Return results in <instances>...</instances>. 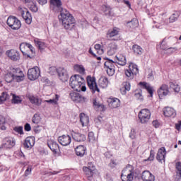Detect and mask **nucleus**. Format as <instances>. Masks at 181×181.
<instances>
[{
	"label": "nucleus",
	"instance_id": "f257e3e1",
	"mask_svg": "<svg viewBox=\"0 0 181 181\" xmlns=\"http://www.w3.org/2000/svg\"><path fill=\"white\" fill-rule=\"evenodd\" d=\"M50 9L54 12H61V18L62 25L66 30H71L74 28V18L66 9L62 8V0H49Z\"/></svg>",
	"mask_w": 181,
	"mask_h": 181
},
{
	"label": "nucleus",
	"instance_id": "f03ea898",
	"mask_svg": "<svg viewBox=\"0 0 181 181\" xmlns=\"http://www.w3.org/2000/svg\"><path fill=\"white\" fill-rule=\"evenodd\" d=\"M85 83L86 81L84 80V78L80 75L72 76L69 80V85L71 88L75 90V91L78 92L86 91V90H87V88L84 86Z\"/></svg>",
	"mask_w": 181,
	"mask_h": 181
},
{
	"label": "nucleus",
	"instance_id": "7ed1b4c3",
	"mask_svg": "<svg viewBox=\"0 0 181 181\" xmlns=\"http://www.w3.org/2000/svg\"><path fill=\"white\" fill-rule=\"evenodd\" d=\"M134 167L131 165H128L122 171L121 179L122 181H132L134 180Z\"/></svg>",
	"mask_w": 181,
	"mask_h": 181
},
{
	"label": "nucleus",
	"instance_id": "20e7f679",
	"mask_svg": "<svg viewBox=\"0 0 181 181\" xmlns=\"http://www.w3.org/2000/svg\"><path fill=\"white\" fill-rule=\"evenodd\" d=\"M6 22L8 26L13 29V30H18L21 29V26H22V23H21V21H19V19L15 16H9Z\"/></svg>",
	"mask_w": 181,
	"mask_h": 181
},
{
	"label": "nucleus",
	"instance_id": "39448f33",
	"mask_svg": "<svg viewBox=\"0 0 181 181\" xmlns=\"http://www.w3.org/2000/svg\"><path fill=\"white\" fill-rule=\"evenodd\" d=\"M139 119L141 124H148L151 119V111L148 109H143L139 112Z\"/></svg>",
	"mask_w": 181,
	"mask_h": 181
},
{
	"label": "nucleus",
	"instance_id": "423d86ee",
	"mask_svg": "<svg viewBox=\"0 0 181 181\" xmlns=\"http://www.w3.org/2000/svg\"><path fill=\"white\" fill-rule=\"evenodd\" d=\"M40 76V69L37 66L29 69L28 71V78L31 81L37 80Z\"/></svg>",
	"mask_w": 181,
	"mask_h": 181
},
{
	"label": "nucleus",
	"instance_id": "0eeeda50",
	"mask_svg": "<svg viewBox=\"0 0 181 181\" xmlns=\"http://www.w3.org/2000/svg\"><path fill=\"white\" fill-rule=\"evenodd\" d=\"M139 73V70L138 69V66L136 64H130L129 66V69L125 71V75L130 80L134 78V76H136Z\"/></svg>",
	"mask_w": 181,
	"mask_h": 181
},
{
	"label": "nucleus",
	"instance_id": "6e6552de",
	"mask_svg": "<svg viewBox=\"0 0 181 181\" xmlns=\"http://www.w3.org/2000/svg\"><path fill=\"white\" fill-rule=\"evenodd\" d=\"M87 83L90 90L92 91L93 93H95V91H97L98 93H100V88H98L97 82H95V77L88 76Z\"/></svg>",
	"mask_w": 181,
	"mask_h": 181
},
{
	"label": "nucleus",
	"instance_id": "1a4fd4ad",
	"mask_svg": "<svg viewBox=\"0 0 181 181\" xmlns=\"http://www.w3.org/2000/svg\"><path fill=\"white\" fill-rule=\"evenodd\" d=\"M105 67L107 68L108 76H114V73H115V62L114 61L107 59L105 62Z\"/></svg>",
	"mask_w": 181,
	"mask_h": 181
},
{
	"label": "nucleus",
	"instance_id": "9d476101",
	"mask_svg": "<svg viewBox=\"0 0 181 181\" xmlns=\"http://www.w3.org/2000/svg\"><path fill=\"white\" fill-rule=\"evenodd\" d=\"M16 141L12 137H6L3 140V144L1 145L2 148H13L16 145Z\"/></svg>",
	"mask_w": 181,
	"mask_h": 181
},
{
	"label": "nucleus",
	"instance_id": "9b49d317",
	"mask_svg": "<svg viewBox=\"0 0 181 181\" xmlns=\"http://www.w3.org/2000/svg\"><path fill=\"white\" fill-rule=\"evenodd\" d=\"M158 97L163 99V97H166L169 94V86L166 84H163L157 91Z\"/></svg>",
	"mask_w": 181,
	"mask_h": 181
},
{
	"label": "nucleus",
	"instance_id": "f8f14e48",
	"mask_svg": "<svg viewBox=\"0 0 181 181\" xmlns=\"http://www.w3.org/2000/svg\"><path fill=\"white\" fill-rule=\"evenodd\" d=\"M6 54L11 60H13V62H18L21 59V54H19V52L15 50V49H11L7 51Z\"/></svg>",
	"mask_w": 181,
	"mask_h": 181
},
{
	"label": "nucleus",
	"instance_id": "ddd939ff",
	"mask_svg": "<svg viewBox=\"0 0 181 181\" xmlns=\"http://www.w3.org/2000/svg\"><path fill=\"white\" fill-rule=\"evenodd\" d=\"M57 74L61 81L66 83L69 80V74H67V71L64 68H59L57 69Z\"/></svg>",
	"mask_w": 181,
	"mask_h": 181
},
{
	"label": "nucleus",
	"instance_id": "4468645a",
	"mask_svg": "<svg viewBox=\"0 0 181 181\" xmlns=\"http://www.w3.org/2000/svg\"><path fill=\"white\" fill-rule=\"evenodd\" d=\"M58 142L63 146H67L71 142V137L69 135H62L58 137Z\"/></svg>",
	"mask_w": 181,
	"mask_h": 181
},
{
	"label": "nucleus",
	"instance_id": "2eb2a0df",
	"mask_svg": "<svg viewBox=\"0 0 181 181\" xmlns=\"http://www.w3.org/2000/svg\"><path fill=\"white\" fill-rule=\"evenodd\" d=\"M95 169V167H94V165H93V164L91 163H88V167H83V170L85 173V175H86V176L88 178V180H90V177H93V175H94V170Z\"/></svg>",
	"mask_w": 181,
	"mask_h": 181
},
{
	"label": "nucleus",
	"instance_id": "dca6fc26",
	"mask_svg": "<svg viewBox=\"0 0 181 181\" xmlns=\"http://www.w3.org/2000/svg\"><path fill=\"white\" fill-rule=\"evenodd\" d=\"M25 149H32L35 146V138L33 136H28L25 139L23 143Z\"/></svg>",
	"mask_w": 181,
	"mask_h": 181
},
{
	"label": "nucleus",
	"instance_id": "f3484780",
	"mask_svg": "<svg viewBox=\"0 0 181 181\" xmlns=\"http://www.w3.org/2000/svg\"><path fill=\"white\" fill-rule=\"evenodd\" d=\"M141 179L144 181H155V175H153L151 172L145 170L142 173Z\"/></svg>",
	"mask_w": 181,
	"mask_h": 181
},
{
	"label": "nucleus",
	"instance_id": "a211bd4d",
	"mask_svg": "<svg viewBox=\"0 0 181 181\" xmlns=\"http://www.w3.org/2000/svg\"><path fill=\"white\" fill-rule=\"evenodd\" d=\"M47 146L52 152H54V153H57V151H59L60 149L59 144H57V143L53 140H48Z\"/></svg>",
	"mask_w": 181,
	"mask_h": 181
},
{
	"label": "nucleus",
	"instance_id": "6ab92c4d",
	"mask_svg": "<svg viewBox=\"0 0 181 181\" xmlns=\"http://www.w3.org/2000/svg\"><path fill=\"white\" fill-rule=\"evenodd\" d=\"M165 156H166V149L162 147L158 151L156 159L158 162H162V160L165 162Z\"/></svg>",
	"mask_w": 181,
	"mask_h": 181
},
{
	"label": "nucleus",
	"instance_id": "aec40b11",
	"mask_svg": "<svg viewBox=\"0 0 181 181\" xmlns=\"http://www.w3.org/2000/svg\"><path fill=\"white\" fill-rule=\"evenodd\" d=\"M163 114L165 117H175L176 116V111H175V109L170 107H165L163 109Z\"/></svg>",
	"mask_w": 181,
	"mask_h": 181
},
{
	"label": "nucleus",
	"instance_id": "412c9836",
	"mask_svg": "<svg viewBox=\"0 0 181 181\" xmlns=\"http://www.w3.org/2000/svg\"><path fill=\"white\" fill-rule=\"evenodd\" d=\"M80 121L82 127H87L90 123V118L87 115L84 113H81L79 115Z\"/></svg>",
	"mask_w": 181,
	"mask_h": 181
},
{
	"label": "nucleus",
	"instance_id": "4be33fe9",
	"mask_svg": "<svg viewBox=\"0 0 181 181\" xmlns=\"http://www.w3.org/2000/svg\"><path fill=\"white\" fill-rule=\"evenodd\" d=\"M118 49V45L115 42H112L109 45V48L107 50V54L108 56H114L115 53L117 52V50Z\"/></svg>",
	"mask_w": 181,
	"mask_h": 181
},
{
	"label": "nucleus",
	"instance_id": "5701e85b",
	"mask_svg": "<svg viewBox=\"0 0 181 181\" xmlns=\"http://www.w3.org/2000/svg\"><path fill=\"white\" fill-rule=\"evenodd\" d=\"M72 138L76 142H84L86 141V136L80 133L73 132Z\"/></svg>",
	"mask_w": 181,
	"mask_h": 181
},
{
	"label": "nucleus",
	"instance_id": "b1692460",
	"mask_svg": "<svg viewBox=\"0 0 181 181\" xmlns=\"http://www.w3.org/2000/svg\"><path fill=\"white\" fill-rule=\"evenodd\" d=\"M121 104L119 99L117 98H110L109 100V107L110 108H118Z\"/></svg>",
	"mask_w": 181,
	"mask_h": 181
},
{
	"label": "nucleus",
	"instance_id": "393cba45",
	"mask_svg": "<svg viewBox=\"0 0 181 181\" xmlns=\"http://www.w3.org/2000/svg\"><path fill=\"white\" fill-rule=\"evenodd\" d=\"M86 148L83 145L78 146L75 148L76 154L77 155V156H80L81 158H83V156L86 155Z\"/></svg>",
	"mask_w": 181,
	"mask_h": 181
},
{
	"label": "nucleus",
	"instance_id": "a878e982",
	"mask_svg": "<svg viewBox=\"0 0 181 181\" xmlns=\"http://www.w3.org/2000/svg\"><path fill=\"white\" fill-rule=\"evenodd\" d=\"M69 95L72 101H74L75 103H81V101H83V96L78 93L71 92Z\"/></svg>",
	"mask_w": 181,
	"mask_h": 181
},
{
	"label": "nucleus",
	"instance_id": "bb28decb",
	"mask_svg": "<svg viewBox=\"0 0 181 181\" xmlns=\"http://www.w3.org/2000/svg\"><path fill=\"white\" fill-rule=\"evenodd\" d=\"M21 15L22 18L25 21L28 25H30L32 23V16L29 11H23Z\"/></svg>",
	"mask_w": 181,
	"mask_h": 181
},
{
	"label": "nucleus",
	"instance_id": "cd10ccee",
	"mask_svg": "<svg viewBox=\"0 0 181 181\" xmlns=\"http://www.w3.org/2000/svg\"><path fill=\"white\" fill-rule=\"evenodd\" d=\"M176 175L175 181L181 180V162H177L175 164Z\"/></svg>",
	"mask_w": 181,
	"mask_h": 181
},
{
	"label": "nucleus",
	"instance_id": "c85d7f7f",
	"mask_svg": "<svg viewBox=\"0 0 181 181\" xmlns=\"http://www.w3.org/2000/svg\"><path fill=\"white\" fill-rule=\"evenodd\" d=\"M131 90V83L129 82H123L122 87L120 88V92L123 95L127 94V91Z\"/></svg>",
	"mask_w": 181,
	"mask_h": 181
},
{
	"label": "nucleus",
	"instance_id": "c756f323",
	"mask_svg": "<svg viewBox=\"0 0 181 181\" xmlns=\"http://www.w3.org/2000/svg\"><path fill=\"white\" fill-rule=\"evenodd\" d=\"M119 35V28L115 27L107 31V35L108 37H114L115 36H118Z\"/></svg>",
	"mask_w": 181,
	"mask_h": 181
},
{
	"label": "nucleus",
	"instance_id": "7c9ffc66",
	"mask_svg": "<svg viewBox=\"0 0 181 181\" xmlns=\"http://www.w3.org/2000/svg\"><path fill=\"white\" fill-rule=\"evenodd\" d=\"M30 46V44L23 42L20 45V50L23 53V56H25L28 54L26 51L29 50V47Z\"/></svg>",
	"mask_w": 181,
	"mask_h": 181
},
{
	"label": "nucleus",
	"instance_id": "2f4dec72",
	"mask_svg": "<svg viewBox=\"0 0 181 181\" xmlns=\"http://www.w3.org/2000/svg\"><path fill=\"white\" fill-rule=\"evenodd\" d=\"M93 107H95V108H98V110H100V111H105V106L97 100V98L93 99Z\"/></svg>",
	"mask_w": 181,
	"mask_h": 181
},
{
	"label": "nucleus",
	"instance_id": "473e14b6",
	"mask_svg": "<svg viewBox=\"0 0 181 181\" xmlns=\"http://www.w3.org/2000/svg\"><path fill=\"white\" fill-rule=\"evenodd\" d=\"M139 85L143 87V88H145L147 90L148 93L150 94L151 97L153 95V90H152V87L148 84V83L146 82H140Z\"/></svg>",
	"mask_w": 181,
	"mask_h": 181
},
{
	"label": "nucleus",
	"instance_id": "72a5a7b5",
	"mask_svg": "<svg viewBox=\"0 0 181 181\" xmlns=\"http://www.w3.org/2000/svg\"><path fill=\"white\" fill-rule=\"evenodd\" d=\"M116 58L117 59V64H119V66H125L127 64V59L124 56L119 55Z\"/></svg>",
	"mask_w": 181,
	"mask_h": 181
},
{
	"label": "nucleus",
	"instance_id": "f704fd0d",
	"mask_svg": "<svg viewBox=\"0 0 181 181\" xmlns=\"http://www.w3.org/2000/svg\"><path fill=\"white\" fill-rule=\"evenodd\" d=\"M35 43V46H37L39 49V50H44V49H46V44L39 40H34Z\"/></svg>",
	"mask_w": 181,
	"mask_h": 181
},
{
	"label": "nucleus",
	"instance_id": "c9c22d12",
	"mask_svg": "<svg viewBox=\"0 0 181 181\" xmlns=\"http://www.w3.org/2000/svg\"><path fill=\"white\" fill-rule=\"evenodd\" d=\"M127 27L132 28V29L138 28V19L133 18L131 21L127 22Z\"/></svg>",
	"mask_w": 181,
	"mask_h": 181
},
{
	"label": "nucleus",
	"instance_id": "e433bc0d",
	"mask_svg": "<svg viewBox=\"0 0 181 181\" xmlns=\"http://www.w3.org/2000/svg\"><path fill=\"white\" fill-rule=\"evenodd\" d=\"M132 49L134 53L136 54L137 56L142 54L143 49L142 47H141V46L134 45H133Z\"/></svg>",
	"mask_w": 181,
	"mask_h": 181
},
{
	"label": "nucleus",
	"instance_id": "4c0bfd02",
	"mask_svg": "<svg viewBox=\"0 0 181 181\" xmlns=\"http://www.w3.org/2000/svg\"><path fill=\"white\" fill-rule=\"evenodd\" d=\"M25 4H28V8H30V10L32 11V12H36L37 11V6L36 4H34L32 0L30 1H24Z\"/></svg>",
	"mask_w": 181,
	"mask_h": 181
},
{
	"label": "nucleus",
	"instance_id": "58836bf2",
	"mask_svg": "<svg viewBox=\"0 0 181 181\" xmlns=\"http://www.w3.org/2000/svg\"><path fill=\"white\" fill-rule=\"evenodd\" d=\"M29 100L32 104H35V105H40V104H42V100L34 96H30Z\"/></svg>",
	"mask_w": 181,
	"mask_h": 181
},
{
	"label": "nucleus",
	"instance_id": "ea45409f",
	"mask_svg": "<svg viewBox=\"0 0 181 181\" xmlns=\"http://www.w3.org/2000/svg\"><path fill=\"white\" fill-rule=\"evenodd\" d=\"M74 70L76 71H78V73H80V74H84L86 73V69H84V66L83 65H75L74 66Z\"/></svg>",
	"mask_w": 181,
	"mask_h": 181
},
{
	"label": "nucleus",
	"instance_id": "a19ab883",
	"mask_svg": "<svg viewBox=\"0 0 181 181\" xmlns=\"http://www.w3.org/2000/svg\"><path fill=\"white\" fill-rule=\"evenodd\" d=\"M102 11L104 12L105 15L107 16H111V8L108 6L103 5L102 6Z\"/></svg>",
	"mask_w": 181,
	"mask_h": 181
},
{
	"label": "nucleus",
	"instance_id": "79ce46f5",
	"mask_svg": "<svg viewBox=\"0 0 181 181\" xmlns=\"http://www.w3.org/2000/svg\"><path fill=\"white\" fill-rule=\"evenodd\" d=\"M134 95L137 100L140 101H144V96L142 95V90L139 89L135 90Z\"/></svg>",
	"mask_w": 181,
	"mask_h": 181
},
{
	"label": "nucleus",
	"instance_id": "37998d69",
	"mask_svg": "<svg viewBox=\"0 0 181 181\" xmlns=\"http://www.w3.org/2000/svg\"><path fill=\"white\" fill-rule=\"evenodd\" d=\"M28 50H30L32 54L30 55L29 54H27L25 57L28 59H35V47H33V46H32V45H30Z\"/></svg>",
	"mask_w": 181,
	"mask_h": 181
},
{
	"label": "nucleus",
	"instance_id": "c03bdc74",
	"mask_svg": "<svg viewBox=\"0 0 181 181\" xmlns=\"http://www.w3.org/2000/svg\"><path fill=\"white\" fill-rule=\"evenodd\" d=\"M10 73L12 74L13 77H15L16 76H18L21 74V73L23 72L19 68H12Z\"/></svg>",
	"mask_w": 181,
	"mask_h": 181
},
{
	"label": "nucleus",
	"instance_id": "a18cd8bd",
	"mask_svg": "<svg viewBox=\"0 0 181 181\" xmlns=\"http://www.w3.org/2000/svg\"><path fill=\"white\" fill-rule=\"evenodd\" d=\"M59 98H60V96L59 95H55L54 99L45 100V102L48 103V104H52L53 105H57V101H59Z\"/></svg>",
	"mask_w": 181,
	"mask_h": 181
},
{
	"label": "nucleus",
	"instance_id": "49530a36",
	"mask_svg": "<svg viewBox=\"0 0 181 181\" xmlns=\"http://www.w3.org/2000/svg\"><path fill=\"white\" fill-rule=\"evenodd\" d=\"M99 86L102 88H105L107 86H108V79L107 78H104L103 80H100Z\"/></svg>",
	"mask_w": 181,
	"mask_h": 181
},
{
	"label": "nucleus",
	"instance_id": "de8ad7c7",
	"mask_svg": "<svg viewBox=\"0 0 181 181\" xmlns=\"http://www.w3.org/2000/svg\"><path fill=\"white\" fill-rule=\"evenodd\" d=\"M13 80L16 81L17 83H20V81H23V80H25V75L23 74V72L14 76Z\"/></svg>",
	"mask_w": 181,
	"mask_h": 181
},
{
	"label": "nucleus",
	"instance_id": "09e8293b",
	"mask_svg": "<svg viewBox=\"0 0 181 181\" xmlns=\"http://www.w3.org/2000/svg\"><path fill=\"white\" fill-rule=\"evenodd\" d=\"M6 100H9V95H8L6 92H3L0 95V103H4V101H6Z\"/></svg>",
	"mask_w": 181,
	"mask_h": 181
},
{
	"label": "nucleus",
	"instance_id": "8fccbe9b",
	"mask_svg": "<svg viewBox=\"0 0 181 181\" xmlns=\"http://www.w3.org/2000/svg\"><path fill=\"white\" fill-rule=\"evenodd\" d=\"M170 88H173L175 93H179V91H180L179 85L175 84L173 82H170Z\"/></svg>",
	"mask_w": 181,
	"mask_h": 181
},
{
	"label": "nucleus",
	"instance_id": "3c124183",
	"mask_svg": "<svg viewBox=\"0 0 181 181\" xmlns=\"http://www.w3.org/2000/svg\"><path fill=\"white\" fill-rule=\"evenodd\" d=\"M13 78L14 76L12 75V74L8 73L6 76H5V80L6 81V83H12V81H13Z\"/></svg>",
	"mask_w": 181,
	"mask_h": 181
},
{
	"label": "nucleus",
	"instance_id": "603ef678",
	"mask_svg": "<svg viewBox=\"0 0 181 181\" xmlns=\"http://www.w3.org/2000/svg\"><path fill=\"white\" fill-rule=\"evenodd\" d=\"M33 124H37L40 122V117L37 114H35L32 118Z\"/></svg>",
	"mask_w": 181,
	"mask_h": 181
},
{
	"label": "nucleus",
	"instance_id": "864d4df0",
	"mask_svg": "<svg viewBox=\"0 0 181 181\" xmlns=\"http://www.w3.org/2000/svg\"><path fill=\"white\" fill-rule=\"evenodd\" d=\"M21 103H22V100H21V98L13 95V99H12V103L13 104H19Z\"/></svg>",
	"mask_w": 181,
	"mask_h": 181
},
{
	"label": "nucleus",
	"instance_id": "5fc2aeb1",
	"mask_svg": "<svg viewBox=\"0 0 181 181\" xmlns=\"http://www.w3.org/2000/svg\"><path fill=\"white\" fill-rule=\"evenodd\" d=\"M14 131L16 132H18V134H20V135H23V127H22V126L16 127H14Z\"/></svg>",
	"mask_w": 181,
	"mask_h": 181
},
{
	"label": "nucleus",
	"instance_id": "6e6d98bb",
	"mask_svg": "<svg viewBox=\"0 0 181 181\" xmlns=\"http://www.w3.org/2000/svg\"><path fill=\"white\" fill-rule=\"evenodd\" d=\"M57 68H56V66H52L49 69V74H51L52 76H54V74H56V73H57Z\"/></svg>",
	"mask_w": 181,
	"mask_h": 181
},
{
	"label": "nucleus",
	"instance_id": "4d7b16f0",
	"mask_svg": "<svg viewBox=\"0 0 181 181\" xmlns=\"http://www.w3.org/2000/svg\"><path fill=\"white\" fill-rule=\"evenodd\" d=\"M155 159V151L153 150H151L150 151V156L148 158L147 160H144L145 161L146 160H153Z\"/></svg>",
	"mask_w": 181,
	"mask_h": 181
},
{
	"label": "nucleus",
	"instance_id": "13d9d810",
	"mask_svg": "<svg viewBox=\"0 0 181 181\" xmlns=\"http://www.w3.org/2000/svg\"><path fill=\"white\" fill-rule=\"evenodd\" d=\"M88 140L90 142H94V141H95V136H94V133L93 132H90L88 134Z\"/></svg>",
	"mask_w": 181,
	"mask_h": 181
},
{
	"label": "nucleus",
	"instance_id": "bf43d9fd",
	"mask_svg": "<svg viewBox=\"0 0 181 181\" xmlns=\"http://www.w3.org/2000/svg\"><path fill=\"white\" fill-rule=\"evenodd\" d=\"M169 20H170V23H173V22H175V21L177 20V15L173 13V14L169 18Z\"/></svg>",
	"mask_w": 181,
	"mask_h": 181
},
{
	"label": "nucleus",
	"instance_id": "052dcab7",
	"mask_svg": "<svg viewBox=\"0 0 181 181\" xmlns=\"http://www.w3.org/2000/svg\"><path fill=\"white\" fill-rule=\"evenodd\" d=\"M129 138H131V139H135V138H136V132L134 129L131 130Z\"/></svg>",
	"mask_w": 181,
	"mask_h": 181
},
{
	"label": "nucleus",
	"instance_id": "680f3d73",
	"mask_svg": "<svg viewBox=\"0 0 181 181\" xmlns=\"http://www.w3.org/2000/svg\"><path fill=\"white\" fill-rule=\"evenodd\" d=\"M32 173V166L29 165L25 172V176H29Z\"/></svg>",
	"mask_w": 181,
	"mask_h": 181
},
{
	"label": "nucleus",
	"instance_id": "e2e57ef3",
	"mask_svg": "<svg viewBox=\"0 0 181 181\" xmlns=\"http://www.w3.org/2000/svg\"><path fill=\"white\" fill-rule=\"evenodd\" d=\"M24 129L27 132H29V131H32V127H30V124L29 123H27L24 126Z\"/></svg>",
	"mask_w": 181,
	"mask_h": 181
},
{
	"label": "nucleus",
	"instance_id": "0e129e2a",
	"mask_svg": "<svg viewBox=\"0 0 181 181\" xmlns=\"http://www.w3.org/2000/svg\"><path fill=\"white\" fill-rule=\"evenodd\" d=\"M165 42V39L163 40V41L160 42V47L163 50H168V49H172V47L168 48L165 46L163 44Z\"/></svg>",
	"mask_w": 181,
	"mask_h": 181
},
{
	"label": "nucleus",
	"instance_id": "69168bd1",
	"mask_svg": "<svg viewBox=\"0 0 181 181\" xmlns=\"http://www.w3.org/2000/svg\"><path fill=\"white\" fill-rule=\"evenodd\" d=\"M110 168H115V166H117V161H115L114 160H111V161L110 163Z\"/></svg>",
	"mask_w": 181,
	"mask_h": 181
},
{
	"label": "nucleus",
	"instance_id": "338daca9",
	"mask_svg": "<svg viewBox=\"0 0 181 181\" xmlns=\"http://www.w3.org/2000/svg\"><path fill=\"white\" fill-rule=\"evenodd\" d=\"M153 127H155V128H158L159 127V122L158 120H154L152 122Z\"/></svg>",
	"mask_w": 181,
	"mask_h": 181
},
{
	"label": "nucleus",
	"instance_id": "774afa93",
	"mask_svg": "<svg viewBox=\"0 0 181 181\" xmlns=\"http://www.w3.org/2000/svg\"><path fill=\"white\" fill-rule=\"evenodd\" d=\"M175 128L177 131H180L181 128V120L178 122V123L175 124Z\"/></svg>",
	"mask_w": 181,
	"mask_h": 181
}]
</instances>
